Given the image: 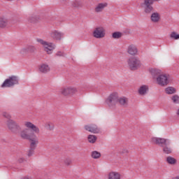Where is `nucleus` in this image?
Masks as SVG:
<instances>
[{
    "label": "nucleus",
    "mask_w": 179,
    "mask_h": 179,
    "mask_svg": "<svg viewBox=\"0 0 179 179\" xmlns=\"http://www.w3.org/2000/svg\"><path fill=\"white\" fill-rule=\"evenodd\" d=\"M24 125L28 129H24L20 131V137L22 139L29 141L31 145L33 148L34 145L38 143V138L35 134H40V129L30 122H26Z\"/></svg>",
    "instance_id": "obj_1"
},
{
    "label": "nucleus",
    "mask_w": 179,
    "mask_h": 179,
    "mask_svg": "<svg viewBox=\"0 0 179 179\" xmlns=\"http://www.w3.org/2000/svg\"><path fill=\"white\" fill-rule=\"evenodd\" d=\"M6 125L11 132V134H15V135H17V134H20V131H22V127H20V124L17 123V122L13 120H8L6 122Z\"/></svg>",
    "instance_id": "obj_2"
},
{
    "label": "nucleus",
    "mask_w": 179,
    "mask_h": 179,
    "mask_svg": "<svg viewBox=\"0 0 179 179\" xmlns=\"http://www.w3.org/2000/svg\"><path fill=\"white\" fill-rule=\"evenodd\" d=\"M36 41L43 45L44 51H45V52L48 55L52 54V52H54V50H55L57 47L55 43H48L41 38H37Z\"/></svg>",
    "instance_id": "obj_3"
},
{
    "label": "nucleus",
    "mask_w": 179,
    "mask_h": 179,
    "mask_svg": "<svg viewBox=\"0 0 179 179\" xmlns=\"http://www.w3.org/2000/svg\"><path fill=\"white\" fill-rule=\"evenodd\" d=\"M15 85H19V77L16 76H11L4 80L1 87H13Z\"/></svg>",
    "instance_id": "obj_4"
},
{
    "label": "nucleus",
    "mask_w": 179,
    "mask_h": 179,
    "mask_svg": "<svg viewBox=\"0 0 179 179\" xmlns=\"http://www.w3.org/2000/svg\"><path fill=\"white\" fill-rule=\"evenodd\" d=\"M127 65L131 71H136L138 68H141L142 63L139 59L133 57L127 59Z\"/></svg>",
    "instance_id": "obj_5"
},
{
    "label": "nucleus",
    "mask_w": 179,
    "mask_h": 179,
    "mask_svg": "<svg viewBox=\"0 0 179 179\" xmlns=\"http://www.w3.org/2000/svg\"><path fill=\"white\" fill-rule=\"evenodd\" d=\"M106 104L109 108H114L118 103V94L112 93L106 100Z\"/></svg>",
    "instance_id": "obj_6"
},
{
    "label": "nucleus",
    "mask_w": 179,
    "mask_h": 179,
    "mask_svg": "<svg viewBox=\"0 0 179 179\" xmlns=\"http://www.w3.org/2000/svg\"><path fill=\"white\" fill-rule=\"evenodd\" d=\"M151 142L155 145H158L159 146H162V148H163L164 146H167L168 145H170V140L166 139V138H157V137H152L151 138Z\"/></svg>",
    "instance_id": "obj_7"
},
{
    "label": "nucleus",
    "mask_w": 179,
    "mask_h": 179,
    "mask_svg": "<svg viewBox=\"0 0 179 179\" xmlns=\"http://www.w3.org/2000/svg\"><path fill=\"white\" fill-rule=\"evenodd\" d=\"M169 75L167 74H162L157 77V83L159 85V86H167L169 83Z\"/></svg>",
    "instance_id": "obj_8"
},
{
    "label": "nucleus",
    "mask_w": 179,
    "mask_h": 179,
    "mask_svg": "<svg viewBox=\"0 0 179 179\" xmlns=\"http://www.w3.org/2000/svg\"><path fill=\"white\" fill-rule=\"evenodd\" d=\"M78 90L72 87H63L60 90L61 94L63 96H69V94H75Z\"/></svg>",
    "instance_id": "obj_9"
},
{
    "label": "nucleus",
    "mask_w": 179,
    "mask_h": 179,
    "mask_svg": "<svg viewBox=\"0 0 179 179\" xmlns=\"http://www.w3.org/2000/svg\"><path fill=\"white\" fill-rule=\"evenodd\" d=\"M93 36L95 38H103L106 36V30L103 27H98L94 31Z\"/></svg>",
    "instance_id": "obj_10"
},
{
    "label": "nucleus",
    "mask_w": 179,
    "mask_h": 179,
    "mask_svg": "<svg viewBox=\"0 0 179 179\" xmlns=\"http://www.w3.org/2000/svg\"><path fill=\"white\" fill-rule=\"evenodd\" d=\"M85 129L92 134H100V128L94 124L85 125Z\"/></svg>",
    "instance_id": "obj_11"
},
{
    "label": "nucleus",
    "mask_w": 179,
    "mask_h": 179,
    "mask_svg": "<svg viewBox=\"0 0 179 179\" xmlns=\"http://www.w3.org/2000/svg\"><path fill=\"white\" fill-rule=\"evenodd\" d=\"M50 36L53 40L59 41L62 37H64V33L55 30L50 32Z\"/></svg>",
    "instance_id": "obj_12"
},
{
    "label": "nucleus",
    "mask_w": 179,
    "mask_h": 179,
    "mask_svg": "<svg viewBox=\"0 0 179 179\" xmlns=\"http://www.w3.org/2000/svg\"><path fill=\"white\" fill-rule=\"evenodd\" d=\"M127 52L134 57L138 54V48L135 45H129L127 48Z\"/></svg>",
    "instance_id": "obj_13"
},
{
    "label": "nucleus",
    "mask_w": 179,
    "mask_h": 179,
    "mask_svg": "<svg viewBox=\"0 0 179 179\" xmlns=\"http://www.w3.org/2000/svg\"><path fill=\"white\" fill-rule=\"evenodd\" d=\"M108 6V4L107 3H99L96 6L94 11L96 13H100V12H103L104 8H107Z\"/></svg>",
    "instance_id": "obj_14"
},
{
    "label": "nucleus",
    "mask_w": 179,
    "mask_h": 179,
    "mask_svg": "<svg viewBox=\"0 0 179 179\" xmlns=\"http://www.w3.org/2000/svg\"><path fill=\"white\" fill-rule=\"evenodd\" d=\"M117 103L122 107H128V103H129L128 98L125 96L117 98Z\"/></svg>",
    "instance_id": "obj_15"
},
{
    "label": "nucleus",
    "mask_w": 179,
    "mask_h": 179,
    "mask_svg": "<svg viewBox=\"0 0 179 179\" xmlns=\"http://www.w3.org/2000/svg\"><path fill=\"white\" fill-rule=\"evenodd\" d=\"M8 24H9V20L8 17L5 16L0 17V28L5 29V27H8Z\"/></svg>",
    "instance_id": "obj_16"
},
{
    "label": "nucleus",
    "mask_w": 179,
    "mask_h": 179,
    "mask_svg": "<svg viewBox=\"0 0 179 179\" xmlns=\"http://www.w3.org/2000/svg\"><path fill=\"white\" fill-rule=\"evenodd\" d=\"M150 20L152 23H159L160 22V13L157 12L152 13L150 16Z\"/></svg>",
    "instance_id": "obj_17"
},
{
    "label": "nucleus",
    "mask_w": 179,
    "mask_h": 179,
    "mask_svg": "<svg viewBox=\"0 0 179 179\" xmlns=\"http://www.w3.org/2000/svg\"><path fill=\"white\" fill-rule=\"evenodd\" d=\"M108 179H121V174L117 171H111L108 175Z\"/></svg>",
    "instance_id": "obj_18"
},
{
    "label": "nucleus",
    "mask_w": 179,
    "mask_h": 179,
    "mask_svg": "<svg viewBox=\"0 0 179 179\" xmlns=\"http://www.w3.org/2000/svg\"><path fill=\"white\" fill-rule=\"evenodd\" d=\"M150 72L151 73L154 79H156V80H157V78H159V76H162V71L159 69H151L150 70Z\"/></svg>",
    "instance_id": "obj_19"
},
{
    "label": "nucleus",
    "mask_w": 179,
    "mask_h": 179,
    "mask_svg": "<svg viewBox=\"0 0 179 179\" xmlns=\"http://www.w3.org/2000/svg\"><path fill=\"white\" fill-rule=\"evenodd\" d=\"M148 92H149V87L148 85H142L138 89L140 96H145Z\"/></svg>",
    "instance_id": "obj_20"
},
{
    "label": "nucleus",
    "mask_w": 179,
    "mask_h": 179,
    "mask_svg": "<svg viewBox=\"0 0 179 179\" xmlns=\"http://www.w3.org/2000/svg\"><path fill=\"white\" fill-rule=\"evenodd\" d=\"M39 71L42 73H47V72H50V66L48 64H41L39 67Z\"/></svg>",
    "instance_id": "obj_21"
},
{
    "label": "nucleus",
    "mask_w": 179,
    "mask_h": 179,
    "mask_svg": "<svg viewBox=\"0 0 179 179\" xmlns=\"http://www.w3.org/2000/svg\"><path fill=\"white\" fill-rule=\"evenodd\" d=\"M177 90L174 88V87H168L165 89V93L166 94H174V93H176Z\"/></svg>",
    "instance_id": "obj_22"
},
{
    "label": "nucleus",
    "mask_w": 179,
    "mask_h": 179,
    "mask_svg": "<svg viewBox=\"0 0 179 179\" xmlns=\"http://www.w3.org/2000/svg\"><path fill=\"white\" fill-rule=\"evenodd\" d=\"M37 145H38V143L35 144V145H34V147H32L31 146V143H30V149L28 152V157H29L33 156V155L34 154V150H36V148H37Z\"/></svg>",
    "instance_id": "obj_23"
},
{
    "label": "nucleus",
    "mask_w": 179,
    "mask_h": 179,
    "mask_svg": "<svg viewBox=\"0 0 179 179\" xmlns=\"http://www.w3.org/2000/svg\"><path fill=\"white\" fill-rule=\"evenodd\" d=\"M87 139L90 143H96V141H97V136L90 134L87 137Z\"/></svg>",
    "instance_id": "obj_24"
},
{
    "label": "nucleus",
    "mask_w": 179,
    "mask_h": 179,
    "mask_svg": "<svg viewBox=\"0 0 179 179\" xmlns=\"http://www.w3.org/2000/svg\"><path fill=\"white\" fill-rule=\"evenodd\" d=\"M36 51V48L34 46H29L27 48L22 50V52H34Z\"/></svg>",
    "instance_id": "obj_25"
},
{
    "label": "nucleus",
    "mask_w": 179,
    "mask_h": 179,
    "mask_svg": "<svg viewBox=\"0 0 179 179\" xmlns=\"http://www.w3.org/2000/svg\"><path fill=\"white\" fill-rule=\"evenodd\" d=\"M45 128L48 131H54V124L51 122H48L45 124Z\"/></svg>",
    "instance_id": "obj_26"
},
{
    "label": "nucleus",
    "mask_w": 179,
    "mask_h": 179,
    "mask_svg": "<svg viewBox=\"0 0 179 179\" xmlns=\"http://www.w3.org/2000/svg\"><path fill=\"white\" fill-rule=\"evenodd\" d=\"M166 162L169 164H176V163H177V159L173 157H166Z\"/></svg>",
    "instance_id": "obj_27"
},
{
    "label": "nucleus",
    "mask_w": 179,
    "mask_h": 179,
    "mask_svg": "<svg viewBox=\"0 0 179 179\" xmlns=\"http://www.w3.org/2000/svg\"><path fill=\"white\" fill-rule=\"evenodd\" d=\"M163 152L166 153V155H170L171 153V148L168 145H164L163 147Z\"/></svg>",
    "instance_id": "obj_28"
},
{
    "label": "nucleus",
    "mask_w": 179,
    "mask_h": 179,
    "mask_svg": "<svg viewBox=\"0 0 179 179\" xmlns=\"http://www.w3.org/2000/svg\"><path fill=\"white\" fill-rule=\"evenodd\" d=\"M92 159H100L101 154L97 151H93L91 154Z\"/></svg>",
    "instance_id": "obj_29"
},
{
    "label": "nucleus",
    "mask_w": 179,
    "mask_h": 179,
    "mask_svg": "<svg viewBox=\"0 0 179 179\" xmlns=\"http://www.w3.org/2000/svg\"><path fill=\"white\" fill-rule=\"evenodd\" d=\"M113 38H121L122 37V33L120 32V31H116L113 33L112 34Z\"/></svg>",
    "instance_id": "obj_30"
},
{
    "label": "nucleus",
    "mask_w": 179,
    "mask_h": 179,
    "mask_svg": "<svg viewBox=\"0 0 179 179\" xmlns=\"http://www.w3.org/2000/svg\"><path fill=\"white\" fill-rule=\"evenodd\" d=\"M171 100L174 104H179V96L178 94H175L171 97Z\"/></svg>",
    "instance_id": "obj_31"
},
{
    "label": "nucleus",
    "mask_w": 179,
    "mask_h": 179,
    "mask_svg": "<svg viewBox=\"0 0 179 179\" xmlns=\"http://www.w3.org/2000/svg\"><path fill=\"white\" fill-rule=\"evenodd\" d=\"M2 116L4 117V118H6L8 121V120H12V115H10V113H8V112H3L2 113Z\"/></svg>",
    "instance_id": "obj_32"
},
{
    "label": "nucleus",
    "mask_w": 179,
    "mask_h": 179,
    "mask_svg": "<svg viewBox=\"0 0 179 179\" xmlns=\"http://www.w3.org/2000/svg\"><path fill=\"white\" fill-rule=\"evenodd\" d=\"M73 6H74V8H79V6H82V2L78 0H75L73 1Z\"/></svg>",
    "instance_id": "obj_33"
},
{
    "label": "nucleus",
    "mask_w": 179,
    "mask_h": 179,
    "mask_svg": "<svg viewBox=\"0 0 179 179\" xmlns=\"http://www.w3.org/2000/svg\"><path fill=\"white\" fill-rule=\"evenodd\" d=\"M64 164H66V166H71V164H72V159L71 158H66L64 159Z\"/></svg>",
    "instance_id": "obj_34"
},
{
    "label": "nucleus",
    "mask_w": 179,
    "mask_h": 179,
    "mask_svg": "<svg viewBox=\"0 0 179 179\" xmlns=\"http://www.w3.org/2000/svg\"><path fill=\"white\" fill-rule=\"evenodd\" d=\"M171 38H174L175 40H178L179 34H177L176 32H172L171 34Z\"/></svg>",
    "instance_id": "obj_35"
},
{
    "label": "nucleus",
    "mask_w": 179,
    "mask_h": 179,
    "mask_svg": "<svg viewBox=\"0 0 179 179\" xmlns=\"http://www.w3.org/2000/svg\"><path fill=\"white\" fill-rule=\"evenodd\" d=\"M55 57H65V54L64 53V52L58 51L55 55Z\"/></svg>",
    "instance_id": "obj_36"
},
{
    "label": "nucleus",
    "mask_w": 179,
    "mask_h": 179,
    "mask_svg": "<svg viewBox=\"0 0 179 179\" xmlns=\"http://www.w3.org/2000/svg\"><path fill=\"white\" fill-rule=\"evenodd\" d=\"M22 22V20H20V18H19V17H15V21H13V23H19V22Z\"/></svg>",
    "instance_id": "obj_37"
},
{
    "label": "nucleus",
    "mask_w": 179,
    "mask_h": 179,
    "mask_svg": "<svg viewBox=\"0 0 179 179\" xmlns=\"http://www.w3.org/2000/svg\"><path fill=\"white\" fill-rule=\"evenodd\" d=\"M18 163H23L24 162V158L20 157L17 159Z\"/></svg>",
    "instance_id": "obj_38"
},
{
    "label": "nucleus",
    "mask_w": 179,
    "mask_h": 179,
    "mask_svg": "<svg viewBox=\"0 0 179 179\" xmlns=\"http://www.w3.org/2000/svg\"><path fill=\"white\" fill-rule=\"evenodd\" d=\"M32 19H33V17H30L29 18V22H30L31 23L33 22H34V20H33Z\"/></svg>",
    "instance_id": "obj_39"
},
{
    "label": "nucleus",
    "mask_w": 179,
    "mask_h": 179,
    "mask_svg": "<svg viewBox=\"0 0 179 179\" xmlns=\"http://www.w3.org/2000/svg\"><path fill=\"white\" fill-rule=\"evenodd\" d=\"M128 152H129V151L127 149L124 150V151L122 152V153H128Z\"/></svg>",
    "instance_id": "obj_40"
},
{
    "label": "nucleus",
    "mask_w": 179,
    "mask_h": 179,
    "mask_svg": "<svg viewBox=\"0 0 179 179\" xmlns=\"http://www.w3.org/2000/svg\"><path fill=\"white\" fill-rule=\"evenodd\" d=\"M172 179H179V176H176L175 178H173Z\"/></svg>",
    "instance_id": "obj_41"
},
{
    "label": "nucleus",
    "mask_w": 179,
    "mask_h": 179,
    "mask_svg": "<svg viewBox=\"0 0 179 179\" xmlns=\"http://www.w3.org/2000/svg\"><path fill=\"white\" fill-rule=\"evenodd\" d=\"M61 1V2H65V1H66V0H60Z\"/></svg>",
    "instance_id": "obj_42"
},
{
    "label": "nucleus",
    "mask_w": 179,
    "mask_h": 179,
    "mask_svg": "<svg viewBox=\"0 0 179 179\" xmlns=\"http://www.w3.org/2000/svg\"><path fill=\"white\" fill-rule=\"evenodd\" d=\"M7 1H13V0H7Z\"/></svg>",
    "instance_id": "obj_43"
}]
</instances>
